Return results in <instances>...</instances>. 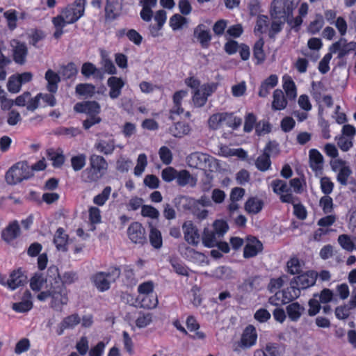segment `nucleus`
Returning <instances> with one entry per match:
<instances>
[{
  "label": "nucleus",
  "mask_w": 356,
  "mask_h": 356,
  "mask_svg": "<svg viewBox=\"0 0 356 356\" xmlns=\"http://www.w3.org/2000/svg\"><path fill=\"white\" fill-rule=\"evenodd\" d=\"M79 280L74 271H65L60 274L56 266L49 267L47 275L35 274L30 280V287L33 291L40 292L36 298L44 302L49 299V307L56 312H62L70 301L67 285H70Z\"/></svg>",
  "instance_id": "1"
},
{
  "label": "nucleus",
  "mask_w": 356,
  "mask_h": 356,
  "mask_svg": "<svg viewBox=\"0 0 356 356\" xmlns=\"http://www.w3.org/2000/svg\"><path fill=\"white\" fill-rule=\"evenodd\" d=\"M108 164L105 158L93 154L89 158V166L81 173L82 181L92 184L97 182L107 172Z\"/></svg>",
  "instance_id": "2"
},
{
  "label": "nucleus",
  "mask_w": 356,
  "mask_h": 356,
  "mask_svg": "<svg viewBox=\"0 0 356 356\" xmlns=\"http://www.w3.org/2000/svg\"><path fill=\"white\" fill-rule=\"evenodd\" d=\"M186 163L190 168L200 169L205 172H215L219 168L218 161L210 155L195 152L186 157Z\"/></svg>",
  "instance_id": "3"
},
{
  "label": "nucleus",
  "mask_w": 356,
  "mask_h": 356,
  "mask_svg": "<svg viewBox=\"0 0 356 356\" xmlns=\"http://www.w3.org/2000/svg\"><path fill=\"white\" fill-rule=\"evenodd\" d=\"M33 176L31 167L26 161L13 165L6 174V181L10 185H15Z\"/></svg>",
  "instance_id": "4"
},
{
  "label": "nucleus",
  "mask_w": 356,
  "mask_h": 356,
  "mask_svg": "<svg viewBox=\"0 0 356 356\" xmlns=\"http://www.w3.org/2000/svg\"><path fill=\"white\" fill-rule=\"evenodd\" d=\"M300 0H273L270 14L275 19L286 20L298 6Z\"/></svg>",
  "instance_id": "5"
},
{
  "label": "nucleus",
  "mask_w": 356,
  "mask_h": 356,
  "mask_svg": "<svg viewBox=\"0 0 356 356\" xmlns=\"http://www.w3.org/2000/svg\"><path fill=\"white\" fill-rule=\"evenodd\" d=\"M120 271L118 268H114L108 272H99L91 277L94 286L98 291L104 292L110 288V284L120 276Z\"/></svg>",
  "instance_id": "6"
},
{
  "label": "nucleus",
  "mask_w": 356,
  "mask_h": 356,
  "mask_svg": "<svg viewBox=\"0 0 356 356\" xmlns=\"http://www.w3.org/2000/svg\"><path fill=\"white\" fill-rule=\"evenodd\" d=\"M300 295V289L296 286L291 280L290 286L286 289L277 291L273 296H271L268 302L273 305H278L280 304H286L294 299L298 298Z\"/></svg>",
  "instance_id": "7"
},
{
  "label": "nucleus",
  "mask_w": 356,
  "mask_h": 356,
  "mask_svg": "<svg viewBox=\"0 0 356 356\" xmlns=\"http://www.w3.org/2000/svg\"><path fill=\"white\" fill-rule=\"evenodd\" d=\"M84 11V0H77L64 8L60 14L68 24H73L83 15Z\"/></svg>",
  "instance_id": "8"
},
{
  "label": "nucleus",
  "mask_w": 356,
  "mask_h": 356,
  "mask_svg": "<svg viewBox=\"0 0 356 356\" xmlns=\"http://www.w3.org/2000/svg\"><path fill=\"white\" fill-rule=\"evenodd\" d=\"M218 84L215 83H206L200 86L199 89L193 91L192 102L195 107L204 106L209 96L217 89Z\"/></svg>",
  "instance_id": "9"
},
{
  "label": "nucleus",
  "mask_w": 356,
  "mask_h": 356,
  "mask_svg": "<svg viewBox=\"0 0 356 356\" xmlns=\"http://www.w3.org/2000/svg\"><path fill=\"white\" fill-rule=\"evenodd\" d=\"M127 234L129 240L135 244L143 245L147 243L145 229L138 222H132L129 226Z\"/></svg>",
  "instance_id": "10"
},
{
  "label": "nucleus",
  "mask_w": 356,
  "mask_h": 356,
  "mask_svg": "<svg viewBox=\"0 0 356 356\" xmlns=\"http://www.w3.org/2000/svg\"><path fill=\"white\" fill-rule=\"evenodd\" d=\"M330 51L332 53L338 52V58H341L351 51H356V42H347L345 38H341L330 47Z\"/></svg>",
  "instance_id": "11"
},
{
  "label": "nucleus",
  "mask_w": 356,
  "mask_h": 356,
  "mask_svg": "<svg viewBox=\"0 0 356 356\" xmlns=\"http://www.w3.org/2000/svg\"><path fill=\"white\" fill-rule=\"evenodd\" d=\"M255 328L252 325L248 326L244 330L241 341L234 350L240 351L241 349H247L254 345L257 340Z\"/></svg>",
  "instance_id": "12"
},
{
  "label": "nucleus",
  "mask_w": 356,
  "mask_h": 356,
  "mask_svg": "<svg viewBox=\"0 0 356 356\" xmlns=\"http://www.w3.org/2000/svg\"><path fill=\"white\" fill-rule=\"evenodd\" d=\"M15 105L26 107L28 111L33 112L38 108V98L36 96L32 97L31 92L26 91L15 98Z\"/></svg>",
  "instance_id": "13"
},
{
  "label": "nucleus",
  "mask_w": 356,
  "mask_h": 356,
  "mask_svg": "<svg viewBox=\"0 0 356 356\" xmlns=\"http://www.w3.org/2000/svg\"><path fill=\"white\" fill-rule=\"evenodd\" d=\"M95 148L104 155L111 154L115 149V140L112 136L105 135L97 141Z\"/></svg>",
  "instance_id": "14"
},
{
  "label": "nucleus",
  "mask_w": 356,
  "mask_h": 356,
  "mask_svg": "<svg viewBox=\"0 0 356 356\" xmlns=\"http://www.w3.org/2000/svg\"><path fill=\"white\" fill-rule=\"evenodd\" d=\"M76 113H86L90 116H97L100 112V105L95 101L76 103L74 106Z\"/></svg>",
  "instance_id": "15"
},
{
  "label": "nucleus",
  "mask_w": 356,
  "mask_h": 356,
  "mask_svg": "<svg viewBox=\"0 0 356 356\" xmlns=\"http://www.w3.org/2000/svg\"><path fill=\"white\" fill-rule=\"evenodd\" d=\"M81 323V318L78 314H72L65 317L58 325L56 334L61 336L66 330H72Z\"/></svg>",
  "instance_id": "16"
},
{
  "label": "nucleus",
  "mask_w": 356,
  "mask_h": 356,
  "mask_svg": "<svg viewBox=\"0 0 356 356\" xmlns=\"http://www.w3.org/2000/svg\"><path fill=\"white\" fill-rule=\"evenodd\" d=\"M182 229L186 241L193 245L199 243L200 235L196 226L191 221L184 222Z\"/></svg>",
  "instance_id": "17"
},
{
  "label": "nucleus",
  "mask_w": 356,
  "mask_h": 356,
  "mask_svg": "<svg viewBox=\"0 0 356 356\" xmlns=\"http://www.w3.org/2000/svg\"><path fill=\"white\" fill-rule=\"evenodd\" d=\"M316 276L314 272L309 271L295 277L292 281L300 291L301 289H305L313 286L316 282Z\"/></svg>",
  "instance_id": "18"
},
{
  "label": "nucleus",
  "mask_w": 356,
  "mask_h": 356,
  "mask_svg": "<svg viewBox=\"0 0 356 356\" xmlns=\"http://www.w3.org/2000/svg\"><path fill=\"white\" fill-rule=\"evenodd\" d=\"M263 249L262 243L254 237H248L243 250V257L250 258L255 257Z\"/></svg>",
  "instance_id": "19"
},
{
  "label": "nucleus",
  "mask_w": 356,
  "mask_h": 356,
  "mask_svg": "<svg viewBox=\"0 0 356 356\" xmlns=\"http://www.w3.org/2000/svg\"><path fill=\"white\" fill-rule=\"evenodd\" d=\"M309 167L316 175L321 174L324 159L323 155L316 149H312L309 152Z\"/></svg>",
  "instance_id": "20"
},
{
  "label": "nucleus",
  "mask_w": 356,
  "mask_h": 356,
  "mask_svg": "<svg viewBox=\"0 0 356 356\" xmlns=\"http://www.w3.org/2000/svg\"><path fill=\"white\" fill-rule=\"evenodd\" d=\"M109 87V97L111 99H117L121 95V90L124 86V82L121 78L111 76L107 81Z\"/></svg>",
  "instance_id": "21"
},
{
  "label": "nucleus",
  "mask_w": 356,
  "mask_h": 356,
  "mask_svg": "<svg viewBox=\"0 0 356 356\" xmlns=\"http://www.w3.org/2000/svg\"><path fill=\"white\" fill-rule=\"evenodd\" d=\"M11 44L13 48L14 60L19 64H24L25 63L28 51L26 44L17 40L12 41Z\"/></svg>",
  "instance_id": "22"
},
{
  "label": "nucleus",
  "mask_w": 356,
  "mask_h": 356,
  "mask_svg": "<svg viewBox=\"0 0 356 356\" xmlns=\"http://www.w3.org/2000/svg\"><path fill=\"white\" fill-rule=\"evenodd\" d=\"M69 236L66 234L64 229L60 227L55 232L54 236V243L57 250L66 252L67 250V244Z\"/></svg>",
  "instance_id": "23"
},
{
  "label": "nucleus",
  "mask_w": 356,
  "mask_h": 356,
  "mask_svg": "<svg viewBox=\"0 0 356 356\" xmlns=\"http://www.w3.org/2000/svg\"><path fill=\"white\" fill-rule=\"evenodd\" d=\"M32 307L33 302L31 301V294L27 290L24 293L22 301L15 302L12 305V309L15 312L19 313L27 312L31 310Z\"/></svg>",
  "instance_id": "24"
},
{
  "label": "nucleus",
  "mask_w": 356,
  "mask_h": 356,
  "mask_svg": "<svg viewBox=\"0 0 356 356\" xmlns=\"http://www.w3.org/2000/svg\"><path fill=\"white\" fill-rule=\"evenodd\" d=\"M26 282V277L20 270H14L10 275L7 284L8 286L15 290L17 288L23 286Z\"/></svg>",
  "instance_id": "25"
},
{
  "label": "nucleus",
  "mask_w": 356,
  "mask_h": 356,
  "mask_svg": "<svg viewBox=\"0 0 356 356\" xmlns=\"http://www.w3.org/2000/svg\"><path fill=\"white\" fill-rule=\"evenodd\" d=\"M282 351L276 343H267L265 347L256 350L254 356H281Z\"/></svg>",
  "instance_id": "26"
},
{
  "label": "nucleus",
  "mask_w": 356,
  "mask_h": 356,
  "mask_svg": "<svg viewBox=\"0 0 356 356\" xmlns=\"http://www.w3.org/2000/svg\"><path fill=\"white\" fill-rule=\"evenodd\" d=\"M122 10V0H106L105 7L106 17L115 19L120 14Z\"/></svg>",
  "instance_id": "27"
},
{
  "label": "nucleus",
  "mask_w": 356,
  "mask_h": 356,
  "mask_svg": "<svg viewBox=\"0 0 356 356\" xmlns=\"http://www.w3.org/2000/svg\"><path fill=\"white\" fill-rule=\"evenodd\" d=\"M176 181L180 186L189 185L191 187H194L197 184V179L193 177L186 170L178 171Z\"/></svg>",
  "instance_id": "28"
},
{
  "label": "nucleus",
  "mask_w": 356,
  "mask_h": 356,
  "mask_svg": "<svg viewBox=\"0 0 356 356\" xmlns=\"http://www.w3.org/2000/svg\"><path fill=\"white\" fill-rule=\"evenodd\" d=\"M47 81V89L51 93H56L58 90V84L60 81L59 75L52 70H48L44 75Z\"/></svg>",
  "instance_id": "29"
},
{
  "label": "nucleus",
  "mask_w": 356,
  "mask_h": 356,
  "mask_svg": "<svg viewBox=\"0 0 356 356\" xmlns=\"http://www.w3.org/2000/svg\"><path fill=\"white\" fill-rule=\"evenodd\" d=\"M242 291L251 292L262 288V279L259 276L250 277L240 286Z\"/></svg>",
  "instance_id": "30"
},
{
  "label": "nucleus",
  "mask_w": 356,
  "mask_h": 356,
  "mask_svg": "<svg viewBox=\"0 0 356 356\" xmlns=\"http://www.w3.org/2000/svg\"><path fill=\"white\" fill-rule=\"evenodd\" d=\"M190 126L185 122H177L169 128V133L176 138H181L191 132Z\"/></svg>",
  "instance_id": "31"
},
{
  "label": "nucleus",
  "mask_w": 356,
  "mask_h": 356,
  "mask_svg": "<svg viewBox=\"0 0 356 356\" xmlns=\"http://www.w3.org/2000/svg\"><path fill=\"white\" fill-rule=\"evenodd\" d=\"M286 310L289 318L292 321H297L305 312V307L298 302H295L289 304L286 307Z\"/></svg>",
  "instance_id": "32"
},
{
  "label": "nucleus",
  "mask_w": 356,
  "mask_h": 356,
  "mask_svg": "<svg viewBox=\"0 0 356 356\" xmlns=\"http://www.w3.org/2000/svg\"><path fill=\"white\" fill-rule=\"evenodd\" d=\"M20 233V229L17 222L10 223L3 232L2 238L6 242H10L16 238Z\"/></svg>",
  "instance_id": "33"
},
{
  "label": "nucleus",
  "mask_w": 356,
  "mask_h": 356,
  "mask_svg": "<svg viewBox=\"0 0 356 356\" xmlns=\"http://www.w3.org/2000/svg\"><path fill=\"white\" fill-rule=\"evenodd\" d=\"M273 100L272 102V109L275 111L283 110L286 107L287 101L284 97L282 90L276 89L273 92Z\"/></svg>",
  "instance_id": "34"
},
{
  "label": "nucleus",
  "mask_w": 356,
  "mask_h": 356,
  "mask_svg": "<svg viewBox=\"0 0 356 356\" xmlns=\"http://www.w3.org/2000/svg\"><path fill=\"white\" fill-rule=\"evenodd\" d=\"M220 238L219 235H216L213 230L204 229L202 234V243L206 247L212 248L217 245Z\"/></svg>",
  "instance_id": "35"
},
{
  "label": "nucleus",
  "mask_w": 356,
  "mask_h": 356,
  "mask_svg": "<svg viewBox=\"0 0 356 356\" xmlns=\"http://www.w3.org/2000/svg\"><path fill=\"white\" fill-rule=\"evenodd\" d=\"M101 65L104 72L109 74H116V67L108 57V54L105 50H101Z\"/></svg>",
  "instance_id": "36"
},
{
  "label": "nucleus",
  "mask_w": 356,
  "mask_h": 356,
  "mask_svg": "<svg viewBox=\"0 0 356 356\" xmlns=\"http://www.w3.org/2000/svg\"><path fill=\"white\" fill-rule=\"evenodd\" d=\"M188 92L186 90H179L176 92L173 95L174 106L171 110L172 114L180 115L184 113V108L181 107V100L187 95Z\"/></svg>",
  "instance_id": "37"
},
{
  "label": "nucleus",
  "mask_w": 356,
  "mask_h": 356,
  "mask_svg": "<svg viewBox=\"0 0 356 356\" xmlns=\"http://www.w3.org/2000/svg\"><path fill=\"white\" fill-rule=\"evenodd\" d=\"M194 34L202 47H206L208 46L211 36L209 31L206 30L203 25L198 26L195 29Z\"/></svg>",
  "instance_id": "38"
},
{
  "label": "nucleus",
  "mask_w": 356,
  "mask_h": 356,
  "mask_svg": "<svg viewBox=\"0 0 356 356\" xmlns=\"http://www.w3.org/2000/svg\"><path fill=\"white\" fill-rule=\"evenodd\" d=\"M52 23L54 24L55 31L54 33V37L56 39H58L63 34V28L66 24H69L66 22L65 19L61 15V14L52 18Z\"/></svg>",
  "instance_id": "39"
},
{
  "label": "nucleus",
  "mask_w": 356,
  "mask_h": 356,
  "mask_svg": "<svg viewBox=\"0 0 356 356\" xmlns=\"http://www.w3.org/2000/svg\"><path fill=\"white\" fill-rule=\"evenodd\" d=\"M149 242L155 249H160L163 245L161 232L156 227L151 226L149 234Z\"/></svg>",
  "instance_id": "40"
},
{
  "label": "nucleus",
  "mask_w": 356,
  "mask_h": 356,
  "mask_svg": "<svg viewBox=\"0 0 356 356\" xmlns=\"http://www.w3.org/2000/svg\"><path fill=\"white\" fill-rule=\"evenodd\" d=\"M283 88L289 99H294L297 96L296 87L295 83L290 76L283 77Z\"/></svg>",
  "instance_id": "41"
},
{
  "label": "nucleus",
  "mask_w": 356,
  "mask_h": 356,
  "mask_svg": "<svg viewBox=\"0 0 356 356\" xmlns=\"http://www.w3.org/2000/svg\"><path fill=\"white\" fill-rule=\"evenodd\" d=\"M187 328L191 331L193 332L194 334L193 335V338L195 339H203L205 338V334L204 332L199 331L200 325L197 323L196 320L192 317L189 316L186 321Z\"/></svg>",
  "instance_id": "42"
},
{
  "label": "nucleus",
  "mask_w": 356,
  "mask_h": 356,
  "mask_svg": "<svg viewBox=\"0 0 356 356\" xmlns=\"http://www.w3.org/2000/svg\"><path fill=\"white\" fill-rule=\"evenodd\" d=\"M138 299L142 307L146 309H154L158 305L157 296L155 293H150L149 295L138 296Z\"/></svg>",
  "instance_id": "43"
},
{
  "label": "nucleus",
  "mask_w": 356,
  "mask_h": 356,
  "mask_svg": "<svg viewBox=\"0 0 356 356\" xmlns=\"http://www.w3.org/2000/svg\"><path fill=\"white\" fill-rule=\"evenodd\" d=\"M263 205L264 203L261 200L256 197H252L248 199L246 202L245 209L248 213L255 214L261 210Z\"/></svg>",
  "instance_id": "44"
},
{
  "label": "nucleus",
  "mask_w": 356,
  "mask_h": 356,
  "mask_svg": "<svg viewBox=\"0 0 356 356\" xmlns=\"http://www.w3.org/2000/svg\"><path fill=\"white\" fill-rule=\"evenodd\" d=\"M267 148L265 149L264 154L259 156L255 161L257 168L263 172L268 170L271 164L270 156L267 153Z\"/></svg>",
  "instance_id": "45"
},
{
  "label": "nucleus",
  "mask_w": 356,
  "mask_h": 356,
  "mask_svg": "<svg viewBox=\"0 0 356 356\" xmlns=\"http://www.w3.org/2000/svg\"><path fill=\"white\" fill-rule=\"evenodd\" d=\"M226 116L227 113L212 115L208 120L209 127L212 129H218L223 123L225 124Z\"/></svg>",
  "instance_id": "46"
},
{
  "label": "nucleus",
  "mask_w": 356,
  "mask_h": 356,
  "mask_svg": "<svg viewBox=\"0 0 356 356\" xmlns=\"http://www.w3.org/2000/svg\"><path fill=\"white\" fill-rule=\"evenodd\" d=\"M232 270L226 266H219L212 271V276L219 280H227L232 277Z\"/></svg>",
  "instance_id": "47"
},
{
  "label": "nucleus",
  "mask_w": 356,
  "mask_h": 356,
  "mask_svg": "<svg viewBox=\"0 0 356 356\" xmlns=\"http://www.w3.org/2000/svg\"><path fill=\"white\" fill-rule=\"evenodd\" d=\"M154 319L153 314L140 313L136 320V325L138 328H144L152 323Z\"/></svg>",
  "instance_id": "48"
},
{
  "label": "nucleus",
  "mask_w": 356,
  "mask_h": 356,
  "mask_svg": "<svg viewBox=\"0 0 356 356\" xmlns=\"http://www.w3.org/2000/svg\"><path fill=\"white\" fill-rule=\"evenodd\" d=\"M81 73L86 77H89L92 75L102 76L101 71L97 69L94 64L90 62H87L83 64L81 67Z\"/></svg>",
  "instance_id": "49"
},
{
  "label": "nucleus",
  "mask_w": 356,
  "mask_h": 356,
  "mask_svg": "<svg viewBox=\"0 0 356 356\" xmlns=\"http://www.w3.org/2000/svg\"><path fill=\"white\" fill-rule=\"evenodd\" d=\"M75 90L80 95L92 97L95 94V87L90 83H80L76 86Z\"/></svg>",
  "instance_id": "50"
},
{
  "label": "nucleus",
  "mask_w": 356,
  "mask_h": 356,
  "mask_svg": "<svg viewBox=\"0 0 356 356\" xmlns=\"http://www.w3.org/2000/svg\"><path fill=\"white\" fill-rule=\"evenodd\" d=\"M86 163V155L79 154L71 158V165L74 171H79L83 168Z\"/></svg>",
  "instance_id": "51"
},
{
  "label": "nucleus",
  "mask_w": 356,
  "mask_h": 356,
  "mask_svg": "<svg viewBox=\"0 0 356 356\" xmlns=\"http://www.w3.org/2000/svg\"><path fill=\"white\" fill-rule=\"evenodd\" d=\"M22 83L15 74L9 77L7 82V89L11 93H17L21 90Z\"/></svg>",
  "instance_id": "52"
},
{
  "label": "nucleus",
  "mask_w": 356,
  "mask_h": 356,
  "mask_svg": "<svg viewBox=\"0 0 356 356\" xmlns=\"http://www.w3.org/2000/svg\"><path fill=\"white\" fill-rule=\"evenodd\" d=\"M352 174V170L348 166H341L337 175V181L343 186L348 184V178Z\"/></svg>",
  "instance_id": "53"
},
{
  "label": "nucleus",
  "mask_w": 356,
  "mask_h": 356,
  "mask_svg": "<svg viewBox=\"0 0 356 356\" xmlns=\"http://www.w3.org/2000/svg\"><path fill=\"white\" fill-rule=\"evenodd\" d=\"M264 44V42L263 39L260 38L255 42L254 46V56L257 60L259 63L263 62L265 59V54L263 50Z\"/></svg>",
  "instance_id": "54"
},
{
  "label": "nucleus",
  "mask_w": 356,
  "mask_h": 356,
  "mask_svg": "<svg viewBox=\"0 0 356 356\" xmlns=\"http://www.w3.org/2000/svg\"><path fill=\"white\" fill-rule=\"evenodd\" d=\"M271 186L275 193L282 194L288 193L290 190L286 181L281 179H276L272 181Z\"/></svg>",
  "instance_id": "55"
},
{
  "label": "nucleus",
  "mask_w": 356,
  "mask_h": 356,
  "mask_svg": "<svg viewBox=\"0 0 356 356\" xmlns=\"http://www.w3.org/2000/svg\"><path fill=\"white\" fill-rule=\"evenodd\" d=\"M147 165V156L145 154H140L137 159V163L134 168V174L136 176H140L144 172Z\"/></svg>",
  "instance_id": "56"
},
{
  "label": "nucleus",
  "mask_w": 356,
  "mask_h": 356,
  "mask_svg": "<svg viewBox=\"0 0 356 356\" xmlns=\"http://www.w3.org/2000/svg\"><path fill=\"white\" fill-rule=\"evenodd\" d=\"M3 16L7 20L8 28L11 30L15 29L17 26V12L15 10H8L3 12Z\"/></svg>",
  "instance_id": "57"
},
{
  "label": "nucleus",
  "mask_w": 356,
  "mask_h": 356,
  "mask_svg": "<svg viewBox=\"0 0 356 356\" xmlns=\"http://www.w3.org/2000/svg\"><path fill=\"white\" fill-rule=\"evenodd\" d=\"M101 219L100 210L97 207H90L89 209V220L92 224L90 228L91 231H94L95 229V227L93 225L101 222Z\"/></svg>",
  "instance_id": "58"
},
{
  "label": "nucleus",
  "mask_w": 356,
  "mask_h": 356,
  "mask_svg": "<svg viewBox=\"0 0 356 356\" xmlns=\"http://www.w3.org/2000/svg\"><path fill=\"white\" fill-rule=\"evenodd\" d=\"M111 192V188L106 186L104 188L102 192L96 195L93 199V202L99 206H102L108 200Z\"/></svg>",
  "instance_id": "59"
},
{
  "label": "nucleus",
  "mask_w": 356,
  "mask_h": 356,
  "mask_svg": "<svg viewBox=\"0 0 356 356\" xmlns=\"http://www.w3.org/2000/svg\"><path fill=\"white\" fill-rule=\"evenodd\" d=\"M186 23L185 17L179 14H175L170 19V26L174 30L181 29L184 24Z\"/></svg>",
  "instance_id": "60"
},
{
  "label": "nucleus",
  "mask_w": 356,
  "mask_h": 356,
  "mask_svg": "<svg viewBox=\"0 0 356 356\" xmlns=\"http://www.w3.org/2000/svg\"><path fill=\"white\" fill-rule=\"evenodd\" d=\"M337 241L343 249L348 252L353 251V238L352 239L350 236L348 234H341L339 236Z\"/></svg>",
  "instance_id": "61"
},
{
  "label": "nucleus",
  "mask_w": 356,
  "mask_h": 356,
  "mask_svg": "<svg viewBox=\"0 0 356 356\" xmlns=\"http://www.w3.org/2000/svg\"><path fill=\"white\" fill-rule=\"evenodd\" d=\"M132 165V161L123 156H120L116 161V169L122 172H127Z\"/></svg>",
  "instance_id": "62"
},
{
  "label": "nucleus",
  "mask_w": 356,
  "mask_h": 356,
  "mask_svg": "<svg viewBox=\"0 0 356 356\" xmlns=\"http://www.w3.org/2000/svg\"><path fill=\"white\" fill-rule=\"evenodd\" d=\"M77 72L78 69L73 63H70L67 65L63 67L60 72L62 76L65 79H71L75 76Z\"/></svg>",
  "instance_id": "63"
},
{
  "label": "nucleus",
  "mask_w": 356,
  "mask_h": 356,
  "mask_svg": "<svg viewBox=\"0 0 356 356\" xmlns=\"http://www.w3.org/2000/svg\"><path fill=\"white\" fill-rule=\"evenodd\" d=\"M323 24L324 20L323 17L321 15H317L316 16V19L310 23L308 27V31L311 33L315 34L322 29Z\"/></svg>",
  "instance_id": "64"
}]
</instances>
